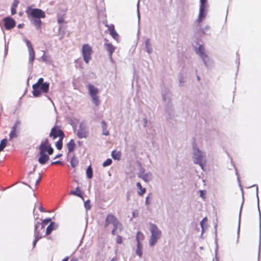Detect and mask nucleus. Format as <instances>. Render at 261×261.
<instances>
[{
  "instance_id": "obj_1",
  "label": "nucleus",
  "mask_w": 261,
  "mask_h": 261,
  "mask_svg": "<svg viewBox=\"0 0 261 261\" xmlns=\"http://www.w3.org/2000/svg\"><path fill=\"white\" fill-rule=\"evenodd\" d=\"M54 149L49 143L48 140L46 139L42 141L39 146L40 157L38 162L41 164H45L49 159L48 155L53 153Z\"/></svg>"
},
{
  "instance_id": "obj_2",
  "label": "nucleus",
  "mask_w": 261,
  "mask_h": 261,
  "mask_svg": "<svg viewBox=\"0 0 261 261\" xmlns=\"http://www.w3.org/2000/svg\"><path fill=\"white\" fill-rule=\"evenodd\" d=\"M149 230L151 236L149 240V245L150 247H152L161 239L162 231L156 225L152 223L149 225Z\"/></svg>"
},
{
  "instance_id": "obj_3",
  "label": "nucleus",
  "mask_w": 261,
  "mask_h": 261,
  "mask_svg": "<svg viewBox=\"0 0 261 261\" xmlns=\"http://www.w3.org/2000/svg\"><path fill=\"white\" fill-rule=\"evenodd\" d=\"M193 159L194 163L199 165L203 170L204 166L206 163L205 153L201 151L198 148L194 147Z\"/></svg>"
},
{
  "instance_id": "obj_4",
  "label": "nucleus",
  "mask_w": 261,
  "mask_h": 261,
  "mask_svg": "<svg viewBox=\"0 0 261 261\" xmlns=\"http://www.w3.org/2000/svg\"><path fill=\"white\" fill-rule=\"evenodd\" d=\"M26 13L29 18H44L46 16L45 12L41 9L38 8H31L28 7L26 10Z\"/></svg>"
},
{
  "instance_id": "obj_5",
  "label": "nucleus",
  "mask_w": 261,
  "mask_h": 261,
  "mask_svg": "<svg viewBox=\"0 0 261 261\" xmlns=\"http://www.w3.org/2000/svg\"><path fill=\"white\" fill-rule=\"evenodd\" d=\"M49 85L46 83H36L33 86V94L34 96H39L41 93L46 92Z\"/></svg>"
},
{
  "instance_id": "obj_6",
  "label": "nucleus",
  "mask_w": 261,
  "mask_h": 261,
  "mask_svg": "<svg viewBox=\"0 0 261 261\" xmlns=\"http://www.w3.org/2000/svg\"><path fill=\"white\" fill-rule=\"evenodd\" d=\"M88 88L89 94L90 95L93 103L96 106L99 105L100 102L99 99V96L97 95L99 90L92 85H88Z\"/></svg>"
},
{
  "instance_id": "obj_7",
  "label": "nucleus",
  "mask_w": 261,
  "mask_h": 261,
  "mask_svg": "<svg viewBox=\"0 0 261 261\" xmlns=\"http://www.w3.org/2000/svg\"><path fill=\"white\" fill-rule=\"evenodd\" d=\"M93 50L91 46L88 44H84L82 46V53L83 59L86 63H89L91 59Z\"/></svg>"
},
{
  "instance_id": "obj_8",
  "label": "nucleus",
  "mask_w": 261,
  "mask_h": 261,
  "mask_svg": "<svg viewBox=\"0 0 261 261\" xmlns=\"http://www.w3.org/2000/svg\"><path fill=\"white\" fill-rule=\"evenodd\" d=\"M112 225L113 227L112 233L113 234H115V231L118 226L119 225V223L117 219L113 215L108 216L106 221V226H109Z\"/></svg>"
},
{
  "instance_id": "obj_9",
  "label": "nucleus",
  "mask_w": 261,
  "mask_h": 261,
  "mask_svg": "<svg viewBox=\"0 0 261 261\" xmlns=\"http://www.w3.org/2000/svg\"><path fill=\"white\" fill-rule=\"evenodd\" d=\"M76 132V135L79 138H86L88 135V130L86 123L83 121L81 122Z\"/></svg>"
},
{
  "instance_id": "obj_10",
  "label": "nucleus",
  "mask_w": 261,
  "mask_h": 261,
  "mask_svg": "<svg viewBox=\"0 0 261 261\" xmlns=\"http://www.w3.org/2000/svg\"><path fill=\"white\" fill-rule=\"evenodd\" d=\"M162 99L163 104L167 109L172 106V95L169 91H165L162 93Z\"/></svg>"
},
{
  "instance_id": "obj_11",
  "label": "nucleus",
  "mask_w": 261,
  "mask_h": 261,
  "mask_svg": "<svg viewBox=\"0 0 261 261\" xmlns=\"http://www.w3.org/2000/svg\"><path fill=\"white\" fill-rule=\"evenodd\" d=\"M138 176L146 182H148L153 179L152 173L151 172H145L144 169H142L140 170Z\"/></svg>"
},
{
  "instance_id": "obj_12",
  "label": "nucleus",
  "mask_w": 261,
  "mask_h": 261,
  "mask_svg": "<svg viewBox=\"0 0 261 261\" xmlns=\"http://www.w3.org/2000/svg\"><path fill=\"white\" fill-rule=\"evenodd\" d=\"M4 21L5 22V27L8 30L13 29L16 25V22L14 19L9 17L5 18Z\"/></svg>"
},
{
  "instance_id": "obj_13",
  "label": "nucleus",
  "mask_w": 261,
  "mask_h": 261,
  "mask_svg": "<svg viewBox=\"0 0 261 261\" xmlns=\"http://www.w3.org/2000/svg\"><path fill=\"white\" fill-rule=\"evenodd\" d=\"M50 136L51 137H53V139H55L57 137H59V138H61L64 137V134L60 129L54 127L51 130Z\"/></svg>"
},
{
  "instance_id": "obj_14",
  "label": "nucleus",
  "mask_w": 261,
  "mask_h": 261,
  "mask_svg": "<svg viewBox=\"0 0 261 261\" xmlns=\"http://www.w3.org/2000/svg\"><path fill=\"white\" fill-rule=\"evenodd\" d=\"M24 42L26 43L27 46L28 48V50H29V52L30 60L31 61H33L35 58V53L33 49V46L29 40L26 39V40H24Z\"/></svg>"
},
{
  "instance_id": "obj_15",
  "label": "nucleus",
  "mask_w": 261,
  "mask_h": 261,
  "mask_svg": "<svg viewBox=\"0 0 261 261\" xmlns=\"http://www.w3.org/2000/svg\"><path fill=\"white\" fill-rule=\"evenodd\" d=\"M105 47L109 53V56L110 59H112V55L115 50V47L111 44L109 43H106L104 44Z\"/></svg>"
},
{
  "instance_id": "obj_16",
  "label": "nucleus",
  "mask_w": 261,
  "mask_h": 261,
  "mask_svg": "<svg viewBox=\"0 0 261 261\" xmlns=\"http://www.w3.org/2000/svg\"><path fill=\"white\" fill-rule=\"evenodd\" d=\"M197 53L204 60L205 58H207V56L206 55L205 52V48L204 46L202 45H200L197 50Z\"/></svg>"
},
{
  "instance_id": "obj_17",
  "label": "nucleus",
  "mask_w": 261,
  "mask_h": 261,
  "mask_svg": "<svg viewBox=\"0 0 261 261\" xmlns=\"http://www.w3.org/2000/svg\"><path fill=\"white\" fill-rule=\"evenodd\" d=\"M40 223H37L35 226V239L33 242V247H35L37 242L41 238V236L39 232L37 230L38 227L39 226Z\"/></svg>"
},
{
  "instance_id": "obj_18",
  "label": "nucleus",
  "mask_w": 261,
  "mask_h": 261,
  "mask_svg": "<svg viewBox=\"0 0 261 261\" xmlns=\"http://www.w3.org/2000/svg\"><path fill=\"white\" fill-rule=\"evenodd\" d=\"M136 187L138 189L137 193L138 194L142 196L145 193L146 190L145 188H144L142 186L140 182H138L136 184Z\"/></svg>"
},
{
  "instance_id": "obj_19",
  "label": "nucleus",
  "mask_w": 261,
  "mask_h": 261,
  "mask_svg": "<svg viewBox=\"0 0 261 261\" xmlns=\"http://www.w3.org/2000/svg\"><path fill=\"white\" fill-rule=\"evenodd\" d=\"M31 21L37 30H41L42 22L40 18H34L31 19Z\"/></svg>"
},
{
  "instance_id": "obj_20",
  "label": "nucleus",
  "mask_w": 261,
  "mask_h": 261,
  "mask_svg": "<svg viewBox=\"0 0 261 261\" xmlns=\"http://www.w3.org/2000/svg\"><path fill=\"white\" fill-rule=\"evenodd\" d=\"M19 130L16 128V126H13L9 135V140H12L13 139L18 137Z\"/></svg>"
},
{
  "instance_id": "obj_21",
  "label": "nucleus",
  "mask_w": 261,
  "mask_h": 261,
  "mask_svg": "<svg viewBox=\"0 0 261 261\" xmlns=\"http://www.w3.org/2000/svg\"><path fill=\"white\" fill-rule=\"evenodd\" d=\"M135 253L139 257H142L143 254V244H137Z\"/></svg>"
},
{
  "instance_id": "obj_22",
  "label": "nucleus",
  "mask_w": 261,
  "mask_h": 261,
  "mask_svg": "<svg viewBox=\"0 0 261 261\" xmlns=\"http://www.w3.org/2000/svg\"><path fill=\"white\" fill-rule=\"evenodd\" d=\"M58 227V225L55 222H51L50 224L47 227L46 234H50L54 230H56Z\"/></svg>"
},
{
  "instance_id": "obj_23",
  "label": "nucleus",
  "mask_w": 261,
  "mask_h": 261,
  "mask_svg": "<svg viewBox=\"0 0 261 261\" xmlns=\"http://www.w3.org/2000/svg\"><path fill=\"white\" fill-rule=\"evenodd\" d=\"M205 10V8L203 7H200L199 13L198 18L197 19V21L199 22H201L202 19L205 16V14L204 13Z\"/></svg>"
},
{
  "instance_id": "obj_24",
  "label": "nucleus",
  "mask_w": 261,
  "mask_h": 261,
  "mask_svg": "<svg viewBox=\"0 0 261 261\" xmlns=\"http://www.w3.org/2000/svg\"><path fill=\"white\" fill-rule=\"evenodd\" d=\"M145 239V236L143 233L141 232H138L136 234V240L137 244H142L143 241Z\"/></svg>"
},
{
  "instance_id": "obj_25",
  "label": "nucleus",
  "mask_w": 261,
  "mask_h": 261,
  "mask_svg": "<svg viewBox=\"0 0 261 261\" xmlns=\"http://www.w3.org/2000/svg\"><path fill=\"white\" fill-rule=\"evenodd\" d=\"M109 30L110 31V34L112 36V37L116 39L118 37V34L116 32V31L115 30L114 26L113 25H112L111 26H110L109 27Z\"/></svg>"
},
{
  "instance_id": "obj_26",
  "label": "nucleus",
  "mask_w": 261,
  "mask_h": 261,
  "mask_svg": "<svg viewBox=\"0 0 261 261\" xmlns=\"http://www.w3.org/2000/svg\"><path fill=\"white\" fill-rule=\"evenodd\" d=\"M75 146V144L73 140L71 139L67 144V147L69 152H72Z\"/></svg>"
},
{
  "instance_id": "obj_27",
  "label": "nucleus",
  "mask_w": 261,
  "mask_h": 261,
  "mask_svg": "<svg viewBox=\"0 0 261 261\" xmlns=\"http://www.w3.org/2000/svg\"><path fill=\"white\" fill-rule=\"evenodd\" d=\"M18 4V1L14 0L13 2V4L11 6V14L14 15L16 13V8Z\"/></svg>"
},
{
  "instance_id": "obj_28",
  "label": "nucleus",
  "mask_w": 261,
  "mask_h": 261,
  "mask_svg": "<svg viewBox=\"0 0 261 261\" xmlns=\"http://www.w3.org/2000/svg\"><path fill=\"white\" fill-rule=\"evenodd\" d=\"M112 156L115 160H120L121 158V152L119 151L114 150L112 152Z\"/></svg>"
},
{
  "instance_id": "obj_29",
  "label": "nucleus",
  "mask_w": 261,
  "mask_h": 261,
  "mask_svg": "<svg viewBox=\"0 0 261 261\" xmlns=\"http://www.w3.org/2000/svg\"><path fill=\"white\" fill-rule=\"evenodd\" d=\"M70 194L78 196V197H80L81 198H82L84 200V198L82 196V195H81L79 187H77L76 188L75 191H71Z\"/></svg>"
},
{
  "instance_id": "obj_30",
  "label": "nucleus",
  "mask_w": 261,
  "mask_h": 261,
  "mask_svg": "<svg viewBox=\"0 0 261 261\" xmlns=\"http://www.w3.org/2000/svg\"><path fill=\"white\" fill-rule=\"evenodd\" d=\"M107 124L105 121L101 122V127L102 129V134L105 136H108L109 134L108 130L107 129Z\"/></svg>"
},
{
  "instance_id": "obj_31",
  "label": "nucleus",
  "mask_w": 261,
  "mask_h": 261,
  "mask_svg": "<svg viewBox=\"0 0 261 261\" xmlns=\"http://www.w3.org/2000/svg\"><path fill=\"white\" fill-rule=\"evenodd\" d=\"M145 46L147 49V51L148 53H150L152 51L151 45L149 39H147L145 41Z\"/></svg>"
},
{
  "instance_id": "obj_32",
  "label": "nucleus",
  "mask_w": 261,
  "mask_h": 261,
  "mask_svg": "<svg viewBox=\"0 0 261 261\" xmlns=\"http://www.w3.org/2000/svg\"><path fill=\"white\" fill-rule=\"evenodd\" d=\"M86 175L88 178H91L93 176V171L91 166H89L86 170Z\"/></svg>"
},
{
  "instance_id": "obj_33",
  "label": "nucleus",
  "mask_w": 261,
  "mask_h": 261,
  "mask_svg": "<svg viewBox=\"0 0 261 261\" xmlns=\"http://www.w3.org/2000/svg\"><path fill=\"white\" fill-rule=\"evenodd\" d=\"M7 144V140L6 139H3L0 143V152L2 151Z\"/></svg>"
},
{
  "instance_id": "obj_34",
  "label": "nucleus",
  "mask_w": 261,
  "mask_h": 261,
  "mask_svg": "<svg viewBox=\"0 0 261 261\" xmlns=\"http://www.w3.org/2000/svg\"><path fill=\"white\" fill-rule=\"evenodd\" d=\"M70 164L72 167H75L79 164L78 160L75 156H73L70 161Z\"/></svg>"
},
{
  "instance_id": "obj_35",
  "label": "nucleus",
  "mask_w": 261,
  "mask_h": 261,
  "mask_svg": "<svg viewBox=\"0 0 261 261\" xmlns=\"http://www.w3.org/2000/svg\"><path fill=\"white\" fill-rule=\"evenodd\" d=\"M63 138H59V140L56 143V146L57 149L59 150H60L62 147V141H63Z\"/></svg>"
},
{
  "instance_id": "obj_36",
  "label": "nucleus",
  "mask_w": 261,
  "mask_h": 261,
  "mask_svg": "<svg viewBox=\"0 0 261 261\" xmlns=\"http://www.w3.org/2000/svg\"><path fill=\"white\" fill-rule=\"evenodd\" d=\"M112 163V161L110 159H108L105 162H104L102 164V166L103 167H107L110 166Z\"/></svg>"
},
{
  "instance_id": "obj_37",
  "label": "nucleus",
  "mask_w": 261,
  "mask_h": 261,
  "mask_svg": "<svg viewBox=\"0 0 261 261\" xmlns=\"http://www.w3.org/2000/svg\"><path fill=\"white\" fill-rule=\"evenodd\" d=\"M207 222V218L206 217L204 218L200 222V225L202 228V231L203 232L204 230V225L205 223Z\"/></svg>"
},
{
  "instance_id": "obj_38",
  "label": "nucleus",
  "mask_w": 261,
  "mask_h": 261,
  "mask_svg": "<svg viewBox=\"0 0 261 261\" xmlns=\"http://www.w3.org/2000/svg\"><path fill=\"white\" fill-rule=\"evenodd\" d=\"M51 221V219L50 218H48V219H45L42 223V227H41V229H44V225L45 224H47V223H48L49 222H50Z\"/></svg>"
},
{
  "instance_id": "obj_39",
  "label": "nucleus",
  "mask_w": 261,
  "mask_h": 261,
  "mask_svg": "<svg viewBox=\"0 0 261 261\" xmlns=\"http://www.w3.org/2000/svg\"><path fill=\"white\" fill-rule=\"evenodd\" d=\"M210 30V27L208 25H206L204 28L202 29V33L203 34H207V32Z\"/></svg>"
},
{
  "instance_id": "obj_40",
  "label": "nucleus",
  "mask_w": 261,
  "mask_h": 261,
  "mask_svg": "<svg viewBox=\"0 0 261 261\" xmlns=\"http://www.w3.org/2000/svg\"><path fill=\"white\" fill-rule=\"evenodd\" d=\"M200 196L203 199H205L206 197H205V191H203V190H200Z\"/></svg>"
},
{
  "instance_id": "obj_41",
  "label": "nucleus",
  "mask_w": 261,
  "mask_h": 261,
  "mask_svg": "<svg viewBox=\"0 0 261 261\" xmlns=\"http://www.w3.org/2000/svg\"><path fill=\"white\" fill-rule=\"evenodd\" d=\"M85 207L87 210H89L91 208V206L90 204V201L87 200L85 202L84 204Z\"/></svg>"
},
{
  "instance_id": "obj_42",
  "label": "nucleus",
  "mask_w": 261,
  "mask_h": 261,
  "mask_svg": "<svg viewBox=\"0 0 261 261\" xmlns=\"http://www.w3.org/2000/svg\"><path fill=\"white\" fill-rule=\"evenodd\" d=\"M206 2H207V0H200V7H203L205 8Z\"/></svg>"
},
{
  "instance_id": "obj_43",
  "label": "nucleus",
  "mask_w": 261,
  "mask_h": 261,
  "mask_svg": "<svg viewBox=\"0 0 261 261\" xmlns=\"http://www.w3.org/2000/svg\"><path fill=\"white\" fill-rule=\"evenodd\" d=\"M58 22L59 23H63L64 22V18L63 16H58Z\"/></svg>"
},
{
  "instance_id": "obj_44",
  "label": "nucleus",
  "mask_w": 261,
  "mask_h": 261,
  "mask_svg": "<svg viewBox=\"0 0 261 261\" xmlns=\"http://www.w3.org/2000/svg\"><path fill=\"white\" fill-rule=\"evenodd\" d=\"M149 199V196L148 195L145 198V204L147 205H149L150 204V202Z\"/></svg>"
},
{
  "instance_id": "obj_45",
  "label": "nucleus",
  "mask_w": 261,
  "mask_h": 261,
  "mask_svg": "<svg viewBox=\"0 0 261 261\" xmlns=\"http://www.w3.org/2000/svg\"><path fill=\"white\" fill-rule=\"evenodd\" d=\"M116 242L118 244H121L122 242V239L121 237L118 236L116 238Z\"/></svg>"
},
{
  "instance_id": "obj_46",
  "label": "nucleus",
  "mask_w": 261,
  "mask_h": 261,
  "mask_svg": "<svg viewBox=\"0 0 261 261\" xmlns=\"http://www.w3.org/2000/svg\"><path fill=\"white\" fill-rule=\"evenodd\" d=\"M41 176L40 175H38V177L37 178V179L35 181V185L37 186L40 182V180H41Z\"/></svg>"
},
{
  "instance_id": "obj_47",
  "label": "nucleus",
  "mask_w": 261,
  "mask_h": 261,
  "mask_svg": "<svg viewBox=\"0 0 261 261\" xmlns=\"http://www.w3.org/2000/svg\"><path fill=\"white\" fill-rule=\"evenodd\" d=\"M143 125H144V127H146L147 124V120L146 118H144L143 119Z\"/></svg>"
},
{
  "instance_id": "obj_48",
  "label": "nucleus",
  "mask_w": 261,
  "mask_h": 261,
  "mask_svg": "<svg viewBox=\"0 0 261 261\" xmlns=\"http://www.w3.org/2000/svg\"><path fill=\"white\" fill-rule=\"evenodd\" d=\"M20 124V122L19 121H17L15 122L14 125L13 126H16V128Z\"/></svg>"
},
{
  "instance_id": "obj_49",
  "label": "nucleus",
  "mask_w": 261,
  "mask_h": 261,
  "mask_svg": "<svg viewBox=\"0 0 261 261\" xmlns=\"http://www.w3.org/2000/svg\"><path fill=\"white\" fill-rule=\"evenodd\" d=\"M35 169H36V166H35L33 168V172H34L35 171ZM32 173V172H30V173H29V178H30L31 180H32V177H31V174Z\"/></svg>"
},
{
  "instance_id": "obj_50",
  "label": "nucleus",
  "mask_w": 261,
  "mask_h": 261,
  "mask_svg": "<svg viewBox=\"0 0 261 261\" xmlns=\"http://www.w3.org/2000/svg\"><path fill=\"white\" fill-rule=\"evenodd\" d=\"M138 215V212H134L133 213V217L134 218L136 217L137 216V215Z\"/></svg>"
},
{
  "instance_id": "obj_51",
  "label": "nucleus",
  "mask_w": 261,
  "mask_h": 261,
  "mask_svg": "<svg viewBox=\"0 0 261 261\" xmlns=\"http://www.w3.org/2000/svg\"><path fill=\"white\" fill-rule=\"evenodd\" d=\"M61 164V162L60 161H56V162H53L51 163V164Z\"/></svg>"
},
{
  "instance_id": "obj_52",
  "label": "nucleus",
  "mask_w": 261,
  "mask_h": 261,
  "mask_svg": "<svg viewBox=\"0 0 261 261\" xmlns=\"http://www.w3.org/2000/svg\"><path fill=\"white\" fill-rule=\"evenodd\" d=\"M42 58V60L43 61H44L45 62L47 61V57L43 56Z\"/></svg>"
},
{
  "instance_id": "obj_53",
  "label": "nucleus",
  "mask_w": 261,
  "mask_h": 261,
  "mask_svg": "<svg viewBox=\"0 0 261 261\" xmlns=\"http://www.w3.org/2000/svg\"><path fill=\"white\" fill-rule=\"evenodd\" d=\"M62 154H59L57 155L55 157V158H54V159H56L59 158L61 157V156H62Z\"/></svg>"
},
{
  "instance_id": "obj_54",
  "label": "nucleus",
  "mask_w": 261,
  "mask_h": 261,
  "mask_svg": "<svg viewBox=\"0 0 261 261\" xmlns=\"http://www.w3.org/2000/svg\"><path fill=\"white\" fill-rule=\"evenodd\" d=\"M68 256H67L66 257L64 258L62 260V261H68Z\"/></svg>"
},
{
  "instance_id": "obj_55",
  "label": "nucleus",
  "mask_w": 261,
  "mask_h": 261,
  "mask_svg": "<svg viewBox=\"0 0 261 261\" xmlns=\"http://www.w3.org/2000/svg\"><path fill=\"white\" fill-rule=\"evenodd\" d=\"M37 82H43V79L41 77V78L38 79Z\"/></svg>"
},
{
  "instance_id": "obj_56",
  "label": "nucleus",
  "mask_w": 261,
  "mask_h": 261,
  "mask_svg": "<svg viewBox=\"0 0 261 261\" xmlns=\"http://www.w3.org/2000/svg\"><path fill=\"white\" fill-rule=\"evenodd\" d=\"M18 27L19 28H21V24H18Z\"/></svg>"
},
{
  "instance_id": "obj_57",
  "label": "nucleus",
  "mask_w": 261,
  "mask_h": 261,
  "mask_svg": "<svg viewBox=\"0 0 261 261\" xmlns=\"http://www.w3.org/2000/svg\"><path fill=\"white\" fill-rule=\"evenodd\" d=\"M241 210H242V207H241V210H240V216L241 215Z\"/></svg>"
},
{
  "instance_id": "obj_58",
  "label": "nucleus",
  "mask_w": 261,
  "mask_h": 261,
  "mask_svg": "<svg viewBox=\"0 0 261 261\" xmlns=\"http://www.w3.org/2000/svg\"><path fill=\"white\" fill-rule=\"evenodd\" d=\"M71 261H75V260L74 259H72Z\"/></svg>"
}]
</instances>
